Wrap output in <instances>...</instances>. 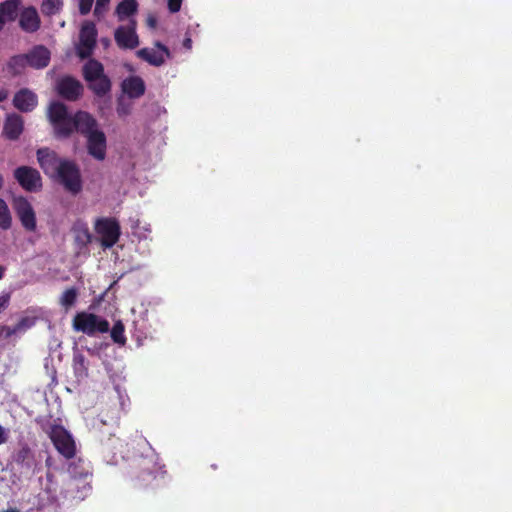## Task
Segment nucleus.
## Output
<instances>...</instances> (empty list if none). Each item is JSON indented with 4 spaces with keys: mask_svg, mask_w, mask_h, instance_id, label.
Segmentation results:
<instances>
[{
    "mask_svg": "<svg viewBox=\"0 0 512 512\" xmlns=\"http://www.w3.org/2000/svg\"><path fill=\"white\" fill-rule=\"evenodd\" d=\"M13 208L27 230H32V206L29 201L19 195L13 199Z\"/></svg>",
    "mask_w": 512,
    "mask_h": 512,
    "instance_id": "1",
    "label": "nucleus"
},
{
    "mask_svg": "<svg viewBox=\"0 0 512 512\" xmlns=\"http://www.w3.org/2000/svg\"><path fill=\"white\" fill-rule=\"evenodd\" d=\"M22 132V117L17 114L8 115L3 125V136L9 140H17Z\"/></svg>",
    "mask_w": 512,
    "mask_h": 512,
    "instance_id": "2",
    "label": "nucleus"
},
{
    "mask_svg": "<svg viewBox=\"0 0 512 512\" xmlns=\"http://www.w3.org/2000/svg\"><path fill=\"white\" fill-rule=\"evenodd\" d=\"M21 0H6L0 3L1 30L6 22L14 21L21 7Z\"/></svg>",
    "mask_w": 512,
    "mask_h": 512,
    "instance_id": "3",
    "label": "nucleus"
},
{
    "mask_svg": "<svg viewBox=\"0 0 512 512\" xmlns=\"http://www.w3.org/2000/svg\"><path fill=\"white\" fill-rule=\"evenodd\" d=\"M29 65H32V52L12 57L8 62L7 69L12 75H19Z\"/></svg>",
    "mask_w": 512,
    "mask_h": 512,
    "instance_id": "4",
    "label": "nucleus"
},
{
    "mask_svg": "<svg viewBox=\"0 0 512 512\" xmlns=\"http://www.w3.org/2000/svg\"><path fill=\"white\" fill-rule=\"evenodd\" d=\"M32 104V92L29 89H21L13 98V105L20 111L26 112L30 110Z\"/></svg>",
    "mask_w": 512,
    "mask_h": 512,
    "instance_id": "5",
    "label": "nucleus"
},
{
    "mask_svg": "<svg viewBox=\"0 0 512 512\" xmlns=\"http://www.w3.org/2000/svg\"><path fill=\"white\" fill-rule=\"evenodd\" d=\"M14 176L18 183L27 191H32V167L29 166H21L18 167Z\"/></svg>",
    "mask_w": 512,
    "mask_h": 512,
    "instance_id": "6",
    "label": "nucleus"
},
{
    "mask_svg": "<svg viewBox=\"0 0 512 512\" xmlns=\"http://www.w3.org/2000/svg\"><path fill=\"white\" fill-rule=\"evenodd\" d=\"M12 218L6 202L0 198V228L7 230L11 227Z\"/></svg>",
    "mask_w": 512,
    "mask_h": 512,
    "instance_id": "7",
    "label": "nucleus"
},
{
    "mask_svg": "<svg viewBox=\"0 0 512 512\" xmlns=\"http://www.w3.org/2000/svg\"><path fill=\"white\" fill-rule=\"evenodd\" d=\"M20 26L25 31H32V7H27L23 11L21 18H20Z\"/></svg>",
    "mask_w": 512,
    "mask_h": 512,
    "instance_id": "8",
    "label": "nucleus"
},
{
    "mask_svg": "<svg viewBox=\"0 0 512 512\" xmlns=\"http://www.w3.org/2000/svg\"><path fill=\"white\" fill-rule=\"evenodd\" d=\"M30 448L28 446L23 447L15 456V461L19 464H24L30 455Z\"/></svg>",
    "mask_w": 512,
    "mask_h": 512,
    "instance_id": "9",
    "label": "nucleus"
},
{
    "mask_svg": "<svg viewBox=\"0 0 512 512\" xmlns=\"http://www.w3.org/2000/svg\"><path fill=\"white\" fill-rule=\"evenodd\" d=\"M10 298L11 294L8 292H3L0 294V314L9 306Z\"/></svg>",
    "mask_w": 512,
    "mask_h": 512,
    "instance_id": "10",
    "label": "nucleus"
},
{
    "mask_svg": "<svg viewBox=\"0 0 512 512\" xmlns=\"http://www.w3.org/2000/svg\"><path fill=\"white\" fill-rule=\"evenodd\" d=\"M28 328H29V319L23 318L13 330L8 329L7 335H11L12 333H16L18 331H21L22 329H28Z\"/></svg>",
    "mask_w": 512,
    "mask_h": 512,
    "instance_id": "11",
    "label": "nucleus"
},
{
    "mask_svg": "<svg viewBox=\"0 0 512 512\" xmlns=\"http://www.w3.org/2000/svg\"><path fill=\"white\" fill-rule=\"evenodd\" d=\"M8 440L7 430L0 425V445L6 443Z\"/></svg>",
    "mask_w": 512,
    "mask_h": 512,
    "instance_id": "12",
    "label": "nucleus"
},
{
    "mask_svg": "<svg viewBox=\"0 0 512 512\" xmlns=\"http://www.w3.org/2000/svg\"><path fill=\"white\" fill-rule=\"evenodd\" d=\"M9 96V92L6 89H0V103L6 100Z\"/></svg>",
    "mask_w": 512,
    "mask_h": 512,
    "instance_id": "13",
    "label": "nucleus"
},
{
    "mask_svg": "<svg viewBox=\"0 0 512 512\" xmlns=\"http://www.w3.org/2000/svg\"><path fill=\"white\" fill-rule=\"evenodd\" d=\"M6 271V268L2 265H0V280L4 277V273Z\"/></svg>",
    "mask_w": 512,
    "mask_h": 512,
    "instance_id": "14",
    "label": "nucleus"
},
{
    "mask_svg": "<svg viewBox=\"0 0 512 512\" xmlns=\"http://www.w3.org/2000/svg\"><path fill=\"white\" fill-rule=\"evenodd\" d=\"M2 512H19V511L17 509L10 508V509L4 510Z\"/></svg>",
    "mask_w": 512,
    "mask_h": 512,
    "instance_id": "15",
    "label": "nucleus"
},
{
    "mask_svg": "<svg viewBox=\"0 0 512 512\" xmlns=\"http://www.w3.org/2000/svg\"><path fill=\"white\" fill-rule=\"evenodd\" d=\"M2 186H3V177H2V175L0 174V189L2 188Z\"/></svg>",
    "mask_w": 512,
    "mask_h": 512,
    "instance_id": "16",
    "label": "nucleus"
}]
</instances>
